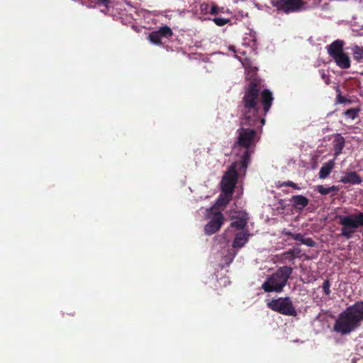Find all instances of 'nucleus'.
Listing matches in <instances>:
<instances>
[{
    "label": "nucleus",
    "instance_id": "1",
    "mask_svg": "<svg viewBox=\"0 0 363 363\" xmlns=\"http://www.w3.org/2000/svg\"><path fill=\"white\" fill-rule=\"evenodd\" d=\"M260 90V82L257 79L252 80L245 86L240 102V128L237 130L238 135L233 147L245 149L240 161V165L244 169L247 168L251 155L254 152L252 149L259 139L254 127L258 123L261 125L265 123L264 116L270 110L274 100L269 89Z\"/></svg>",
    "mask_w": 363,
    "mask_h": 363
},
{
    "label": "nucleus",
    "instance_id": "2",
    "mask_svg": "<svg viewBox=\"0 0 363 363\" xmlns=\"http://www.w3.org/2000/svg\"><path fill=\"white\" fill-rule=\"evenodd\" d=\"M362 323L363 301H357L338 315L333 330L342 335H347L359 328Z\"/></svg>",
    "mask_w": 363,
    "mask_h": 363
},
{
    "label": "nucleus",
    "instance_id": "3",
    "mask_svg": "<svg viewBox=\"0 0 363 363\" xmlns=\"http://www.w3.org/2000/svg\"><path fill=\"white\" fill-rule=\"evenodd\" d=\"M293 272V268L289 266L279 267L267 278L262 285V289L267 293H281L287 284Z\"/></svg>",
    "mask_w": 363,
    "mask_h": 363
},
{
    "label": "nucleus",
    "instance_id": "4",
    "mask_svg": "<svg viewBox=\"0 0 363 363\" xmlns=\"http://www.w3.org/2000/svg\"><path fill=\"white\" fill-rule=\"evenodd\" d=\"M338 223L342 226L340 236L350 239L356 230L363 227V212L352 213L347 216H337Z\"/></svg>",
    "mask_w": 363,
    "mask_h": 363
},
{
    "label": "nucleus",
    "instance_id": "5",
    "mask_svg": "<svg viewBox=\"0 0 363 363\" xmlns=\"http://www.w3.org/2000/svg\"><path fill=\"white\" fill-rule=\"evenodd\" d=\"M345 43L342 40H336L326 46L328 55L334 60L336 65L342 69H349L351 60L349 55L344 52Z\"/></svg>",
    "mask_w": 363,
    "mask_h": 363
},
{
    "label": "nucleus",
    "instance_id": "6",
    "mask_svg": "<svg viewBox=\"0 0 363 363\" xmlns=\"http://www.w3.org/2000/svg\"><path fill=\"white\" fill-rule=\"evenodd\" d=\"M269 308L284 315L296 316V310L290 297L273 298L267 303Z\"/></svg>",
    "mask_w": 363,
    "mask_h": 363
},
{
    "label": "nucleus",
    "instance_id": "7",
    "mask_svg": "<svg viewBox=\"0 0 363 363\" xmlns=\"http://www.w3.org/2000/svg\"><path fill=\"white\" fill-rule=\"evenodd\" d=\"M271 4L278 13L289 14L300 11L305 2L303 0H272Z\"/></svg>",
    "mask_w": 363,
    "mask_h": 363
},
{
    "label": "nucleus",
    "instance_id": "8",
    "mask_svg": "<svg viewBox=\"0 0 363 363\" xmlns=\"http://www.w3.org/2000/svg\"><path fill=\"white\" fill-rule=\"evenodd\" d=\"M238 179L235 167L232 166L224 174L221 182L222 193L233 194Z\"/></svg>",
    "mask_w": 363,
    "mask_h": 363
},
{
    "label": "nucleus",
    "instance_id": "9",
    "mask_svg": "<svg viewBox=\"0 0 363 363\" xmlns=\"http://www.w3.org/2000/svg\"><path fill=\"white\" fill-rule=\"evenodd\" d=\"M224 221V216L221 212L213 213L212 219L204 227L206 235H211L216 233L220 228Z\"/></svg>",
    "mask_w": 363,
    "mask_h": 363
},
{
    "label": "nucleus",
    "instance_id": "10",
    "mask_svg": "<svg viewBox=\"0 0 363 363\" xmlns=\"http://www.w3.org/2000/svg\"><path fill=\"white\" fill-rule=\"evenodd\" d=\"M293 208L298 213L303 211L309 203V199L303 195H295L290 199Z\"/></svg>",
    "mask_w": 363,
    "mask_h": 363
},
{
    "label": "nucleus",
    "instance_id": "11",
    "mask_svg": "<svg viewBox=\"0 0 363 363\" xmlns=\"http://www.w3.org/2000/svg\"><path fill=\"white\" fill-rule=\"evenodd\" d=\"M251 234L248 232H239L236 233L233 242V248H241L247 242Z\"/></svg>",
    "mask_w": 363,
    "mask_h": 363
},
{
    "label": "nucleus",
    "instance_id": "12",
    "mask_svg": "<svg viewBox=\"0 0 363 363\" xmlns=\"http://www.w3.org/2000/svg\"><path fill=\"white\" fill-rule=\"evenodd\" d=\"M343 184H360L362 182V177L356 172H346L345 176L342 177L340 180Z\"/></svg>",
    "mask_w": 363,
    "mask_h": 363
},
{
    "label": "nucleus",
    "instance_id": "13",
    "mask_svg": "<svg viewBox=\"0 0 363 363\" xmlns=\"http://www.w3.org/2000/svg\"><path fill=\"white\" fill-rule=\"evenodd\" d=\"M345 145V140L340 134H336L333 140V150L335 157H338L342 152Z\"/></svg>",
    "mask_w": 363,
    "mask_h": 363
},
{
    "label": "nucleus",
    "instance_id": "14",
    "mask_svg": "<svg viewBox=\"0 0 363 363\" xmlns=\"http://www.w3.org/2000/svg\"><path fill=\"white\" fill-rule=\"evenodd\" d=\"M334 166L335 160H331L323 164L319 172V178L322 179L327 178L334 168Z\"/></svg>",
    "mask_w": 363,
    "mask_h": 363
},
{
    "label": "nucleus",
    "instance_id": "15",
    "mask_svg": "<svg viewBox=\"0 0 363 363\" xmlns=\"http://www.w3.org/2000/svg\"><path fill=\"white\" fill-rule=\"evenodd\" d=\"M248 220V216L247 213H244L240 217H236V220L233 221L230 224V226L233 228H235L238 230H242L247 225Z\"/></svg>",
    "mask_w": 363,
    "mask_h": 363
},
{
    "label": "nucleus",
    "instance_id": "16",
    "mask_svg": "<svg viewBox=\"0 0 363 363\" xmlns=\"http://www.w3.org/2000/svg\"><path fill=\"white\" fill-rule=\"evenodd\" d=\"M291 238L308 247H315L316 245V242L312 238H303L301 233H294V235H291Z\"/></svg>",
    "mask_w": 363,
    "mask_h": 363
},
{
    "label": "nucleus",
    "instance_id": "17",
    "mask_svg": "<svg viewBox=\"0 0 363 363\" xmlns=\"http://www.w3.org/2000/svg\"><path fill=\"white\" fill-rule=\"evenodd\" d=\"M232 195L222 193L217 199L215 206L218 208L225 207L231 200Z\"/></svg>",
    "mask_w": 363,
    "mask_h": 363
},
{
    "label": "nucleus",
    "instance_id": "18",
    "mask_svg": "<svg viewBox=\"0 0 363 363\" xmlns=\"http://www.w3.org/2000/svg\"><path fill=\"white\" fill-rule=\"evenodd\" d=\"M317 191L321 195H327L330 193H336L339 191V187L337 186H332L330 187H325L323 185H319L317 186Z\"/></svg>",
    "mask_w": 363,
    "mask_h": 363
},
{
    "label": "nucleus",
    "instance_id": "19",
    "mask_svg": "<svg viewBox=\"0 0 363 363\" xmlns=\"http://www.w3.org/2000/svg\"><path fill=\"white\" fill-rule=\"evenodd\" d=\"M157 33L162 38H169L173 35L172 29L168 26H163L157 30Z\"/></svg>",
    "mask_w": 363,
    "mask_h": 363
},
{
    "label": "nucleus",
    "instance_id": "20",
    "mask_svg": "<svg viewBox=\"0 0 363 363\" xmlns=\"http://www.w3.org/2000/svg\"><path fill=\"white\" fill-rule=\"evenodd\" d=\"M300 252L301 250L299 248L290 249L284 252L282 256L284 259H289V261H294L295 257H298Z\"/></svg>",
    "mask_w": 363,
    "mask_h": 363
},
{
    "label": "nucleus",
    "instance_id": "21",
    "mask_svg": "<svg viewBox=\"0 0 363 363\" xmlns=\"http://www.w3.org/2000/svg\"><path fill=\"white\" fill-rule=\"evenodd\" d=\"M352 54L354 59L359 62L363 58V47L354 45L352 48Z\"/></svg>",
    "mask_w": 363,
    "mask_h": 363
},
{
    "label": "nucleus",
    "instance_id": "22",
    "mask_svg": "<svg viewBox=\"0 0 363 363\" xmlns=\"http://www.w3.org/2000/svg\"><path fill=\"white\" fill-rule=\"evenodd\" d=\"M361 109L359 108H352L347 109L344 112V115L348 117L349 118L354 120L355 119L358 113L360 112Z\"/></svg>",
    "mask_w": 363,
    "mask_h": 363
},
{
    "label": "nucleus",
    "instance_id": "23",
    "mask_svg": "<svg viewBox=\"0 0 363 363\" xmlns=\"http://www.w3.org/2000/svg\"><path fill=\"white\" fill-rule=\"evenodd\" d=\"M149 40L155 44V45H161V38L160 37L159 34L157 33V30L151 32L148 35Z\"/></svg>",
    "mask_w": 363,
    "mask_h": 363
},
{
    "label": "nucleus",
    "instance_id": "24",
    "mask_svg": "<svg viewBox=\"0 0 363 363\" xmlns=\"http://www.w3.org/2000/svg\"><path fill=\"white\" fill-rule=\"evenodd\" d=\"M330 286L331 284L329 279H325L321 286L324 294L327 296H329L331 294Z\"/></svg>",
    "mask_w": 363,
    "mask_h": 363
},
{
    "label": "nucleus",
    "instance_id": "25",
    "mask_svg": "<svg viewBox=\"0 0 363 363\" xmlns=\"http://www.w3.org/2000/svg\"><path fill=\"white\" fill-rule=\"evenodd\" d=\"M224 12V8L223 7H218L217 5L213 4L211 6L209 13L211 15H217L219 13H223Z\"/></svg>",
    "mask_w": 363,
    "mask_h": 363
},
{
    "label": "nucleus",
    "instance_id": "26",
    "mask_svg": "<svg viewBox=\"0 0 363 363\" xmlns=\"http://www.w3.org/2000/svg\"><path fill=\"white\" fill-rule=\"evenodd\" d=\"M213 21L215 23L216 25L218 26H223L227 24L230 21V20L228 18L216 17L213 18Z\"/></svg>",
    "mask_w": 363,
    "mask_h": 363
},
{
    "label": "nucleus",
    "instance_id": "27",
    "mask_svg": "<svg viewBox=\"0 0 363 363\" xmlns=\"http://www.w3.org/2000/svg\"><path fill=\"white\" fill-rule=\"evenodd\" d=\"M279 186H291V187L294 188V189H298V190L301 189V187L298 186L297 184H296L291 181H287V182H284L282 183H280Z\"/></svg>",
    "mask_w": 363,
    "mask_h": 363
},
{
    "label": "nucleus",
    "instance_id": "28",
    "mask_svg": "<svg viewBox=\"0 0 363 363\" xmlns=\"http://www.w3.org/2000/svg\"><path fill=\"white\" fill-rule=\"evenodd\" d=\"M337 103L338 104H345V103H350L351 101L348 99H347L345 96H343L341 93H339L336 98Z\"/></svg>",
    "mask_w": 363,
    "mask_h": 363
},
{
    "label": "nucleus",
    "instance_id": "29",
    "mask_svg": "<svg viewBox=\"0 0 363 363\" xmlns=\"http://www.w3.org/2000/svg\"><path fill=\"white\" fill-rule=\"evenodd\" d=\"M320 72L321 78L323 79L325 83L326 84H329L330 83V79L329 76L325 72L324 70H321V71H320Z\"/></svg>",
    "mask_w": 363,
    "mask_h": 363
},
{
    "label": "nucleus",
    "instance_id": "30",
    "mask_svg": "<svg viewBox=\"0 0 363 363\" xmlns=\"http://www.w3.org/2000/svg\"><path fill=\"white\" fill-rule=\"evenodd\" d=\"M282 234L283 235H287V236H290L291 237V235H294L293 233L287 230L286 229H284L283 231H282Z\"/></svg>",
    "mask_w": 363,
    "mask_h": 363
},
{
    "label": "nucleus",
    "instance_id": "31",
    "mask_svg": "<svg viewBox=\"0 0 363 363\" xmlns=\"http://www.w3.org/2000/svg\"><path fill=\"white\" fill-rule=\"evenodd\" d=\"M101 4L107 6L110 3V0H97Z\"/></svg>",
    "mask_w": 363,
    "mask_h": 363
},
{
    "label": "nucleus",
    "instance_id": "32",
    "mask_svg": "<svg viewBox=\"0 0 363 363\" xmlns=\"http://www.w3.org/2000/svg\"><path fill=\"white\" fill-rule=\"evenodd\" d=\"M359 74L363 76V70Z\"/></svg>",
    "mask_w": 363,
    "mask_h": 363
}]
</instances>
